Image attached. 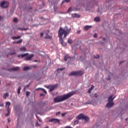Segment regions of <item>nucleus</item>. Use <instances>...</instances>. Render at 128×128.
Returning a JSON list of instances; mask_svg holds the SVG:
<instances>
[{
    "label": "nucleus",
    "mask_w": 128,
    "mask_h": 128,
    "mask_svg": "<svg viewBox=\"0 0 128 128\" xmlns=\"http://www.w3.org/2000/svg\"><path fill=\"white\" fill-rule=\"evenodd\" d=\"M30 92H26V96L27 97L28 96H30Z\"/></svg>",
    "instance_id": "33"
},
{
    "label": "nucleus",
    "mask_w": 128,
    "mask_h": 128,
    "mask_svg": "<svg viewBox=\"0 0 128 128\" xmlns=\"http://www.w3.org/2000/svg\"><path fill=\"white\" fill-rule=\"evenodd\" d=\"M34 58V54H30V56L25 58V60H30Z\"/></svg>",
    "instance_id": "10"
},
{
    "label": "nucleus",
    "mask_w": 128,
    "mask_h": 128,
    "mask_svg": "<svg viewBox=\"0 0 128 128\" xmlns=\"http://www.w3.org/2000/svg\"><path fill=\"white\" fill-rule=\"evenodd\" d=\"M8 96H9V94L8 92H6V93L4 94V96H3V98L4 100H6V98H8Z\"/></svg>",
    "instance_id": "16"
},
{
    "label": "nucleus",
    "mask_w": 128,
    "mask_h": 128,
    "mask_svg": "<svg viewBox=\"0 0 128 128\" xmlns=\"http://www.w3.org/2000/svg\"><path fill=\"white\" fill-rule=\"evenodd\" d=\"M95 98H98V96L96 94V93L94 94Z\"/></svg>",
    "instance_id": "52"
},
{
    "label": "nucleus",
    "mask_w": 128,
    "mask_h": 128,
    "mask_svg": "<svg viewBox=\"0 0 128 128\" xmlns=\"http://www.w3.org/2000/svg\"><path fill=\"white\" fill-rule=\"evenodd\" d=\"M124 62H120V64H122Z\"/></svg>",
    "instance_id": "54"
},
{
    "label": "nucleus",
    "mask_w": 128,
    "mask_h": 128,
    "mask_svg": "<svg viewBox=\"0 0 128 128\" xmlns=\"http://www.w3.org/2000/svg\"><path fill=\"white\" fill-rule=\"evenodd\" d=\"M17 126H18V119Z\"/></svg>",
    "instance_id": "53"
},
{
    "label": "nucleus",
    "mask_w": 128,
    "mask_h": 128,
    "mask_svg": "<svg viewBox=\"0 0 128 128\" xmlns=\"http://www.w3.org/2000/svg\"><path fill=\"white\" fill-rule=\"evenodd\" d=\"M28 86H30L29 84L26 86V88H28Z\"/></svg>",
    "instance_id": "56"
},
{
    "label": "nucleus",
    "mask_w": 128,
    "mask_h": 128,
    "mask_svg": "<svg viewBox=\"0 0 128 128\" xmlns=\"http://www.w3.org/2000/svg\"><path fill=\"white\" fill-rule=\"evenodd\" d=\"M20 90H22V87L19 86L18 90V94H20Z\"/></svg>",
    "instance_id": "26"
},
{
    "label": "nucleus",
    "mask_w": 128,
    "mask_h": 128,
    "mask_svg": "<svg viewBox=\"0 0 128 128\" xmlns=\"http://www.w3.org/2000/svg\"><path fill=\"white\" fill-rule=\"evenodd\" d=\"M47 88H50V86H48Z\"/></svg>",
    "instance_id": "60"
},
{
    "label": "nucleus",
    "mask_w": 128,
    "mask_h": 128,
    "mask_svg": "<svg viewBox=\"0 0 128 128\" xmlns=\"http://www.w3.org/2000/svg\"><path fill=\"white\" fill-rule=\"evenodd\" d=\"M64 70V68H58L57 70V72H60V70L62 72V70Z\"/></svg>",
    "instance_id": "32"
},
{
    "label": "nucleus",
    "mask_w": 128,
    "mask_h": 128,
    "mask_svg": "<svg viewBox=\"0 0 128 128\" xmlns=\"http://www.w3.org/2000/svg\"><path fill=\"white\" fill-rule=\"evenodd\" d=\"M43 90L44 92V94H46V91L44 89V88H38L36 89V90Z\"/></svg>",
    "instance_id": "23"
},
{
    "label": "nucleus",
    "mask_w": 128,
    "mask_h": 128,
    "mask_svg": "<svg viewBox=\"0 0 128 128\" xmlns=\"http://www.w3.org/2000/svg\"><path fill=\"white\" fill-rule=\"evenodd\" d=\"M44 96V94H40V96Z\"/></svg>",
    "instance_id": "48"
},
{
    "label": "nucleus",
    "mask_w": 128,
    "mask_h": 128,
    "mask_svg": "<svg viewBox=\"0 0 128 128\" xmlns=\"http://www.w3.org/2000/svg\"><path fill=\"white\" fill-rule=\"evenodd\" d=\"M18 30H26L28 28H18Z\"/></svg>",
    "instance_id": "34"
},
{
    "label": "nucleus",
    "mask_w": 128,
    "mask_h": 128,
    "mask_svg": "<svg viewBox=\"0 0 128 128\" xmlns=\"http://www.w3.org/2000/svg\"><path fill=\"white\" fill-rule=\"evenodd\" d=\"M10 102H6V108L7 109L10 108Z\"/></svg>",
    "instance_id": "17"
},
{
    "label": "nucleus",
    "mask_w": 128,
    "mask_h": 128,
    "mask_svg": "<svg viewBox=\"0 0 128 128\" xmlns=\"http://www.w3.org/2000/svg\"><path fill=\"white\" fill-rule=\"evenodd\" d=\"M36 11V10H35Z\"/></svg>",
    "instance_id": "64"
},
{
    "label": "nucleus",
    "mask_w": 128,
    "mask_h": 128,
    "mask_svg": "<svg viewBox=\"0 0 128 128\" xmlns=\"http://www.w3.org/2000/svg\"><path fill=\"white\" fill-rule=\"evenodd\" d=\"M20 52H26V48L25 47L23 46L20 48Z\"/></svg>",
    "instance_id": "21"
},
{
    "label": "nucleus",
    "mask_w": 128,
    "mask_h": 128,
    "mask_svg": "<svg viewBox=\"0 0 128 128\" xmlns=\"http://www.w3.org/2000/svg\"><path fill=\"white\" fill-rule=\"evenodd\" d=\"M94 58H100V56L98 55H96V56H94Z\"/></svg>",
    "instance_id": "38"
},
{
    "label": "nucleus",
    "mask_w": 128,
    "mask_h": 128,
    "mask_svg": "<svg viewBox=\"0 0 128 128\" xmlns=\"http://www.w3.org/2000/svg\"><path fill=\"white\" fill-rule=\"evenodd\" d=\"M28 56V53H26V54H22L20 55H18V58H24V56Z\"/></svg>",
    "instance_id": "12"
},
{
    "label": "nucleus",
    "mask_w": 128,
    "mask_h": 128,
    "mask_svg": "<svg viewBox=\"0 0 128 128\" xmlns=\"http://www.w3.org/2000/svg\"><path fill=\"white\" fill-rule=\"evenodd\" d=\"M74 94H76V92H70L67 94H64L63 96H59L54 98V104H56V102H64L68 100V98H70Z\"/></svg>",
    "instance_id": "2"
},
{
    "label": "nucleus",
    "mask_w": 128,
    "mask_h": 128,
    "mask_svg": "<svg viewBox=\"0 0 128 128\" xmlns=\"http://www.w3.org/2000/svg\"><path fill=\"white\" fill-rule=\"evenodd\" d=\"M58 114H60V112H58L56 114V116H58Z\"/></svg>",
    "instance_id": "40"
},
{
    "label": "nucleus",
    "mask_w": 128,
    "mask_h": 128,
    "mask_svg": "<svg viewBox=\"0 0 128 128\" xmlns=\"http://www.w3.org/2000/svg\"><path fill=\"white\" fill-rule=\"evenodd\" d=\"M76 118L77 120H84L86 122H88L90 120L88 117L84 116V115L83 114H80L78 116H76Z\"/></svg>",
    "instance_id": "4"
},
{
    "label": "nucleus",
    "mask_w": 128,
    "mask_h": 128,
    "mask_svg": "<svg viewBox=\"0 0 128 128\" xmlns=\"http://www.w3.org/2000/svg\"><path fill=\"white\" fill-rule=\"evenodd\" d=\"M8 122H10V118H8Z\"/></svg>",
    "instance_id": "58"
},
{
    "label": "nucleus",
    "mask_w": 128,
    "mask_h": 128,
    "mask_svg": "<svg viewBox=\"0 0 128 128\" xmlns=\"http://www.w3.org/2000/svg\"><path fill=\"white\" fill-rule=\"evenodd\" d=\"M0 106H2V107L4 106V104H2V102H0Z\"/></svg>",
    "instance_id": "42"
},
{
    "label": "nucleus",
    "mask_w": 128,
    "mask_h": 128,
    "mask_svg": "<svg viewBox=\"0 0 128 128\" xmlns=\"http://www.w3.org/2000/svg\"><path fill=\"white\" fill-rule=\"evenodd\" d=\"M7 110H8V114H5L6 116H10V108L7 109Z\"/></svg>",
    "instance_id": "22"
},
{
    "label": "nucleus",
    "mask_w": 128,
    "mask_h": 128,
    "mask_svg": "<svg viewBox=\"0 0 128 128\" xmlns=\"http://www.w3.org/2000/svg\"><path fill=\"white\" fill-rule=\"evenodd\" d=\"M49 122H55V123L58 122V124H60V121L58 119L52 118V119L49 120Z\"/></svg>",
    "instance_id": "8"
},
{
    "label": "nucleus",
    "mask_w": 128,
    "mask_h": 128,
    "mask_svg": "<svg viewBox=\"0 0 128 128\" xmlns=\"http://www.w3.org/2000/svg\"><path fill=\"white\" fill-rule=\"evenodd\" d=\"M74 60V57H70L68 56V54L65 55L64 58V60L65 62H66V60H68V62H70V60Z\"/></svg>",
    "instance_id": "6"
},
{
    "label": "nucleus",
    "mask_w": 128,
    "mask_h": 128,
    "mask_svg": "<svg viewBox=\"0 0 128 128\" xmlns=\"http://www.w3.org/2000/svg\"><path fill=\"white\" fill-rule=\"evenodd\" d=\"M32 68H38V66L36 65H33Z\"/></svg>",
    "instance_id": "39"
},
{
    "label": "nucleus",
    "mask_w": 128,
    "mask_h": 128,
    "mask_svg": "<svg viewBox=\"0 0 128 128\" xmlns=\"http://www.w3.org/2000/svg\"><path fill=\"white\" fill-rule=\"evenodd\" d=\"M36 118L38 120L39 122H42V119H40V118H38L37 114H36Z\"/></svg>",
    "instance_id": "29"
},
{
    "label": "nucleus",
    "mask_w": 128,
    "mask_h": 128,
    "mask_svg": "<svg viewBox=\"0 0 128 128\" xmlns=\"http://www.w3.org/2000/svg\"><path fill=\"white\" fill-rule=\"evenodd\" d=\"M78 124V120H76L74 122V125L76 126V124Z\"/></svg>",
    "instance_id": "31"
},
{
    "label": "nucleus",
    "mask_w": 128,
    "mask_h": 128,
    "mask_svg": "<svg viewBox=\"0 0 128 128\" xmlns=\"http://www.w3.org/2000/svg\"><path fill=\"white\" fill-rule=\"evenodd\" d=\"M94 85H92L90 87V88H89L90 90H94Z\"/></svg>",
    "instance_id": "37"
},
{
    "label": "nucleus",
    "mask_w": 128,
    "mask_h": 128,
    "mask_svg": "<svg viewBox=\"0 0 128 128\" xmlns=\"http://www.w3.org/2000/svg\"><path fill=\"white\" fill-rule=\"evenodd\" d=\"M114 96L111 95L108 98V102H113L114 100V97L112 98Z\"/></svg>",
    "instance_id": "9"
},
{
    "label": "nucleus",
    "mask_w": 128,
    "mask_h": 128,
    "mask_svg": "<svg viewBox=\"0 0 128 128\" xmlns=\"http://www.w3.org/2000/svg\"><path fill=\"white\" fill-rule=\"evenodd\" d=\"M72 18H80V15L76 14H72Z\"/></svg>",
    "instance_id": "13"
},
{
    "label": "nucleus",
    "mask_w": 128,
    "mask_h": 128,
    "mask_svg": "<svg viewBox=\"0 0 128 128\" xmlns=\"http://www.w3.org/2000/svg\"><path fill=\"white\" fill-rule=\"evenodd\" d=\"M110 80V76H109L107 78V80Z\"/></svg>",
    "instance_id": "47"
},
{
    "label": "nucleus",
    "mask_w": 128,
    "mask_h": 128,
    "mask_svg": "<svg viewBox=\"0 0 128 128\" xmlns=\"http://www.w3.org/2000/svg\"><path fill=\"white\" fill-rule=\"evenodd\" d=\"M72 7H70L68 9V12H72Z\"/></svg>",
    "instance_id": "30"
},
{
    "label": "nucleus",
    "mask_w": 128,
    "mask_h": 128,
    "mask_svg": "<svg viewBox=\"0 0 128 128\" xmlns=\"http://www.w3.org/2000/svg\"><path fill=\"white\" fill-rule=\"evenodd\" d=\"M57 87H58L57 85H54L53 86L50 87V92H52L56 88H57Z\"/></svg>",
    "instance_id": "15"
},
{
    "label": "nucleus",
    "mask_w": 128,
    "mask_h": 128,
    "mask_svg": "<svg viewBox=\"0 0 128 128\" xmlns=\"http://www.w3.org/2000/svg\"><path fill=\"white\" fill-rule=\"evenodd\" d=\"M42 78V75L40 74L37 73L36 74V79L37 80H40Z\"/></svg>",
    "instance_id": "11"
},
{
    "label": "nucleus",
    "mask_w": 128,
    "mask_h": 128,
    "mask_svg": "<svg viewBox=\"0 0 128 128\" xmlns=\"http://www.w3.org/2000/svg\"><path fill=\"white\" fill-rule=\"evenodd\" d=\"M94 20L95 22H100V17H96L94 18Z\"/></svg>",
    "instance_id": "25"
},
{
    "label": "nucleus",
    "mask_w": 128,
    "mask_h": 128,
    "mask_svg": "<svg viewBox=\"0 0 128 128\" xmlns=\"http://www.w3.org/2000/svg\"><path fill=\"white\" fill-rule=\"evenodd\" d=\"M40 36H44V33H40Z\"/></svg>",
    "instance_id": "51"
},
{
    "label": "nucleus",
    "mask_w": 128,
    "mask_h": 128,
    "mask_svg": "<svg viewBox=\"0 0 128 128\" xmlns=\"http://www.w3.org/2000/svg\"><path fill=\"white\" fill-rule=\"evenodd\" d=\"M22 38V36H12V40H20Z\"/></svg>",
    "instance_id": "20"
},
{
    "label": "nucleus",
    "mask_w": 128,
    "mask_h": 128,
    "mask_svg": "<svg viewBox=\"0 0 128 128\" xmlns=\"http://www.w3.org/2000/svg\"><path fill=\"white\" fill-rule=\"evenodd\" d=\"M30 70V66H24L23 68L24 70Z\"/></svg>",
    "instance_id": "24"
},
{
    "label": "nucleus",
    "mask_w": 128,
    "mask_h": 128,
    "mask_svg": "<svg viewBox=\"0 0 128 128\" xmlns=\"http://www.w3.org/2000/svg\"><path fill=\"white\" fill-rule=\"evenodd\" d=\"M103 40H106V38H103Z\"/></svg>",
    "instance_id": "59"
},
{
    "label": "nucleus",
    "mask_w": 128,
    "mask_h": 128,
    "mask_svg": "<svg viewBox=\"0 0 128 128\" xmlns=\"http://www.w3.org/2000/svg\"><path fill=\"white\" fill-rule=\"evenodd\" d=\"M4 18H2V16H0V21L2 20Z\"/></svg>",
    "instance_id": "49"
},
{
    "label": "nucleus",
    "mask_w": 128,
    "mask_h": 128,
    "mask_svg": "<svg viewBox=\"0 0 128 128\" xmlns=\"http://www.w3.org/2000/svg\"><path fill=\"white\" fill-rule=\"evenodd\" d=\"M94 38H98V34H94Z\"/></svg>",
    "instance_id": "41"
},
{
    "label": "nucleus",
    "mask_w": 128,
    "mask_h": 128,
    "mask_svg": "<svg viewBox=\"0 0 128 128\" xmlns=\"http://www.w3.org/2000/svg\"><path fill=\"white\" fill-rule=\"evenodd\" d=\"M88 94H90V92H92V90H90V89H88Z\"/></svg>",
    "instance_id": "45"
},
{
    "label": "nucleus",
    "mask_w": 128,
    "mask_h": 128,
    "mask_svg": "<svg viewBox=\"0 0 128 128\" xmlns=\"http://www.w3.org/2000/svg\"><path fill=\"white\" fill-rule=\"evenodd\" d=\"M16 54V52H14V53L11 54V55L12 56V54Z\"/></svg>",
    "instance_id": "55"
},
{
    "label": "nucleus",
    "mask_w": 128,
    "mask_h": 128,
    "mask_svg": "<svg viewBox=\"0 0 128 128\" xmlns=\"http://www.w3.org/2000/svg\"><path fill=\"white\" fill-rule=\"evenodd\" d=\"M21 42H22V39H20V40L16 41V44H21Z\"/></svg>",
    "instance_id": "27"
},
{
    "label": "nucleus",
    "mask_w": 128,
    "mask_h": 128,
    "mask_svg": "<svg viewBox=\"0 0 128 128\" xmlns=\"http://www.w3.org/2000/svg\"><path fill=\"white\" fill-rule=\"evenodd\" d=\"M18 20L17 19V18H14V22H18Z\"/></svg>",
    "instance_id": "35"
},
{
    "label": "nucleus",
    "mask_w": 128,
    "mask_h": 128,
    "mask_svg": "<svg viewBox=\"0 0 128 128\" xmlns=\"http://www.w3.org/2000/svg\"><path fill=\"white\" fill-rule=\"evenodd\" d=\"M8 2L4 1L0 3V6L3 8H8Z\"/></svg>",
    "instance_id": "5"
},
{
    "label": "nucleus",
    "mask_w": 128,
    "mask_h": 128,
    "mask_svg": "<svg viewBox=\"0 0 128 128\" xmlns=\"http://www.w3.org/2000/svg\"><path fill=\"white\" fill-rule=\"evenodd\" d=\"M20 70V67H14L10 69V70H14L16 72V70Z\"/></svg>",
    "instance_id": "18"
},
{
    "label": "nucleus",
    "mask_w": 128,
    "mask_h": 128,
    "mask_svg": "<svg viewBox=\"0 0 128 128\" xmlns=\"http://www.w3.org/2000/svg\"><path fill=\"white\" fill-rule=\"evenodd\" d=\"M16 42H13V44H16Z\"/></svg>",
    "instance_id": "61"
},
{
    "label": "nucleus",
    "mask_w": 128,
    "mask_h": 128,
    "mask_svg": "<svg viewBox=\"0 0 128 128\" xmlns=\"http://www.w3.org/2000/svg\"><path fill=\"white\" fill-rule=\"evenodd\" d=\"M70 0H65L64 2H70Z\"/></svg>",
    "instance_id": "46"
},
{
    "label": "nucleus",
    "mask_w": 128,
    "mask_h": 128,
    "mask_svg": "<svg viewBox=\"0 0 128 128\" xmlns=\"http://www.w3.org/2000/svg\"><path fill=\"white\" fill-rule=\"evenodd\" d=\"M66 114V113H63L62 114V116H65Z\"/></svg>",
    "instance_id": "44"
},
{
    "label": "nucleus",
    "mask_w": 128,
    "mask_h": 128,
    "mask_svg": "<svg viewBox=\"0 0 128 128\" xmlns=\"http://www.w3.org/2000/svg\"><path fill=\"white\" fill-rule=\"evenodd\" d=\"M72 28L68 29V27H66V29H64L62 28H60L58 32V36L59 38V42L63 46H66V43L64 42V39H62V35H64V38H66L68 34H70Z\"/></svg>",
    "instance_id": "1"
},
{
    "label": "nucleus",
    "mask_w": 128,
    "mask_h": 128,
    "mask_svg": "<svg viewBox=\"0 0 128 128\" xmlns=\"http://www.w3.org/2000/svg\"><path fill=\"white\" fill-rule=\"evenodd\" d=\"M77 32H78V34H80V31L78 30V31Z\"/></svg>",
    "instance_id": "57"
},
{
    "label": "nucleus",
    "mask_w": 128,
    "mask_h": 128,
    "mask_svg": "<svg viewBox=\"0 0 128 128\" xmlns=\"http://www.w3.org/2000/svg\"><path fill=\"white\" fill-rule=\"evenodd\" d=\"M87 104H93V106H94V104L92 103V101L91 102H88Z\"/></svg>",
    "instance_id": "36"
},
{
    "label": "nucleus",
    "mask_w": 128,
    "mask_h": 128,
    "mask_svg": "<svg viewBox=\"0 0 128 128\" xmlns=\"http://www.w3.org/2000/svg\"><path fill=\"white\" fill-rule=\"evenodd\" d=\"M114 105V102H108L106 105V107L108 108H110L112 106Z\"/></svg>",
    "instance_id": "7"
},
{
    "label": "nucleus",
    "mask_w": 128,
    "mask_h": 128,
    "mask_svg": "<svg viewBox=\"0 0 128 128\" xmlns=\"http://www.w3.org/2000/svg\"><path fill=\"white\" fill-rule=\"evenodd\" d=\"M92 26H84V30H90V28H91Z\"/></svg>",
    "instance_id": "14"
},
{
    "label": "nucleus",
    "mask_w": 128,
    "mask_h": 128,
    "mask_svg": "<svg viewBox=\"0 0 128 128\" xmlns=\"http://www.w3.org/2000/svg\"><path fill=\"white\" fill-rule=\"evenodd\" d=\"M36 126H40V124H38V122H36Z\"/></svg>",
    "instance_id": "43"
},
{
    "label": "nucleus",
    "mask_w": 128,
    "mask_h": 128,
    "mask_svg": "<svg viewBox=\"0 0 128 128\" xmlns=\"http://www.w3.org/2000/svg\"><path fill=\"white\" fill-rule=\"evenodd\" d=\"M65 128H72L70 126H66L65 127Z\"/></svg>",
    "instance_id": "50"
},
{
    "label": "nucleus",
    "mask_w": 128,
    "mask_h": 128,
    "mask_svg": "<svg viewBox=\"0 0 128 128\" xmlns=\"http://www.w3.org/2000/svg\"><path fill=\"white\" fill-rule=\"evenodd\" d=\"M34 62H38V60H35Z\"/></svg>",
    "instance_id": "62"
},
{
    "label": "nucleus",
    "mask_w": 128,
    "mask_h": 128,
    "mask_svg": "<svg viewBox=\"0 0 128 128\" xmlns=\"http://www.w3.org/2000/svg\"><path fill=\"white\" fill-rule=\"evenodd\" d=\"M68 44H72V39L69 38L68 41Z\"/></svg>",
    "instance_id": "28"
},
{
    "label": "nucleus",
    "mask_w": 128,
    "mask_h": 128,
    "mask_svg": "<svg viewBox=\"0 0 128 128\" xmlns=\"http://www.w3.org/2000/svg\"><path fill=\"white\" fill-rule=\"evenodd\" d=\"M82 74H84V72L79 70V71L72 72L68 74V76H82Z\"/></svg>",
    "instance_id": "3"
},
{
    "label": "nucleus",
    "mask_w": 128,
    "mask_h": 128,
    "mask_svg": "<svg viewBox=\"0 0 128 128\" xmlns=\"http://www.w3.org/2000/svg\"><path fill=\"white\" fill-rule=\"evenodd\" d=\"M46 36L44 37V38H52V36H50L48 35V32H46Z\"/></svg>",
    "instance_id": "19"
},
{
    "label": "nucleus",
    "mask_w": 128,
    "mask_h": 128,
    "mask_svg": "<svg viewBox=\"0 0 128 128\" xmlns=\"http://www.w3.org/2000/svg\"><path fill=\"white\" fill-rule=\"evenodd\" d=\"M64 2H62V4H64Z\"/></svg>",
    "instance_id": "63"
}]
</instances>
